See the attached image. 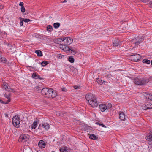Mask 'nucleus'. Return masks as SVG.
I'll return each mask as SVG.
<instances>
[{
	"label": "nucleus",
	"instance_id": "obj_36",
	"mask_svg": "<svg viewBox=\"0 0 152 152\" xmlns=\"http://www.w3.org/2000/svg\"><path fill=\"white\" fill-rule=\"evenodd\" d=\"M21 12L23 13L25 11V9L24 7H21Z\"/></svg>",
	"mask_w": 152,
	"mask_h": 152
},
{
	"label": "nucleus",
	"instance_id": "obj_27",
	"mask_svg": "<svg viewBox=\"0 0 152 152\" xmlns=\"http://www.w3.org/2000/svg\"><path fill=\"white\" fill-rule=\"evenodd\" d=\"M6 61V59L5 58L0 56V62L5 63Z\"/></svg>",
	"mask_w": 152,
	"mask_h": 152
},
{
	"label": "nucleus",
	"instance_id": "obj_3",
	"mask_svg": "<svg viewBox=\"0 0 152 152\" xmlns=\"http://www.w3.org/2000/svg\"><path fill=\"white\" fill-rule=\"evenodd\" d=\"M111 107L112 104L110 103L107 104H100L99 106V108L102 112L104 111L106 109H110Z\"/></svg>",
	"mask_w": 152,
	"mask_h": 152
},
{
	"label": "nucleus",
	"instance_id": "obj_49",
	"mask_svg": "<svg viewBox=\"0 0 152 152\" xmlns=\"http://www.w3.org/2000/svg\"><path fill=\"white\" fill-rule=\"evenodd\" d=\"M151 65H152V60L151 61Z\"/></svg>",
	"mask_w": 152,
	"mask_h": 152
},
{
	"label": "nucleus",
	"instance_id": "obj_20",
	"mask_svg": "<svg viewBox=\"0 0 152 152\" xmlns=\"http://www.w3.org/2000/svg\"><path fill=\"white\" fill-rule=\"evenodd\" d=\"M96 81L99 84L101 85L103 84L104 83H105L104 81H103L102 79L99 78H97L96 79Z\"/></svg>",
	"mask_w": 152,
	"mask_h": 152
},
{
	"label": "nucleus",
	"instance_id": "obj_19",
	"mask_svg": "<svg viewBox=\"0 0 152 152\" xmlns=\"http://www.w3.org/2000/svg\"><path fill=\"white\" fill-rule=\"evenodd\" d=\"M54 42L56 43L59 44L62 42H63V38H62L55 39L54 40Z\"/></svg>",
	"mask_w": 152,
	"mask_h": 152
},
{
	"label": "nucleus",
	"instance_id": "obj_11",
	"mask_svg": "<svg viewBox=\"0 0 152 152\" xmlns=\"http://www.w3.org/2000/svg\"><path fill=\"white\" fill-rule=\"evenodd\" d=\"M49 98L51 97L54 98L57 96L56 93L52 89L50 88L49 89Z\"/></svg>",
	"mask_w": 152,
	"mask_h": 152
},
{
	"label": "nucleus",
	"instance_id": "obj_46",
	"mask_svg": "<svg viewBox=\"0 0 152 152\" xmlns=\"http://www.w3.org/2000/svg\"><path fill=\"white\" fill-rule=\"evenodd\" d=\"M66 48H64V50H67V48H66Z\"/></svg>",
	"mask_w": 152,
	"mask_h": 152
},
{
	"label": "nucleus",
	"instance_id": "obj_8",
	"mask_svg": "<svg viewBox=\"0 0 152 152\" xmlns=\"http://www.w3.org/2000/svg\"><path fill=\"white\" fill-rule=\"evenodd\" d=\"M28 137V135L22 134L20 136L18 140V141L23 142L27 141L29 139Z\"/></svg>",
	"mask_w": 152,
	"mask_h": 152
},
{
	"label": "nucleus",
	"instance_id": "obj_31",
	"mask_svg": "<svg viewBox=\"0 0 152 152\" xmlns=\"http://www.w3.org/2000/svg\"><path fill=\"white\" fill-rule=\"evenodd\" d=\"M142 62L143 63H146L147 64H149L150 63V60L147 59H144L142 60Z\"/></svg>",
	"mask_w": 152,
	"mask_h": 152
},
{
	"label": "nucleus",
	"instance_id": "obj_13",
	"mask_svg": "<svg viewBox=\"0 0 152 152\" xmlns=\"http://www.w3.org/2000/svg\"><path fill=\"white\" fill-rule=\"evenodd\" d=\"M142 108L145 110L152 108V104L148 103L146 104H144L142 106Z\"/></svg>",
	"mask_w": 152,
	"mask_h": 152
},
{
	"label": "nucleus",
	"instance_id": "obj_21",
	"mask_svg": "<svg viewBox=\"0 0 152 152\" xmlns=\"http://www.w3.org/2000/svg\"><path fill=\"white\" fill-rule=\"evenodd\" d=\"M120 45L119 41L118 40H116L114 41L113 42V46L115 47H116Z\"/></svg>",
	"mask_w": 152,
	"mask_h": 152
},
{
	"label": "nucleus",
	"instance_id": "obj_43",
	"mask_svg": "<svg viewBox=\"0 0 152 152\" xmlns=\"http://www.w3.org/2000/svg\"><path fill=\"white\" fill-rule=\"evenodd\" d=\"M60 48L63 50H64V48H63V46L62 45H60Z\"/></svg>",
	"mask_w": 152,
	"mask_h": 152
},
{
	"label": "nucleus",
	"instance_id": "obj_1",
	"mask_svg": "<svg viewBox=\"0 0 152 152\" xmlns=\"http://www.w3.org/2000/svg\"><path fill=\"white\" fill-rule=\"evenodd\" d=\"M86 98L90 105L93 107H96L98 105L96 98L92 94H86Z\"/></svg>",
	"mask_w": 152,
	"mask_h": 152
},
{
	"label": "nucleus",
	"instance_id": "obj_16",
	"mask_svg": "<svg viewBox=\"0 0 152 152\" xmlns=\"http://www.w3.org/2000/svg\"><path fill=\"white\" fill-rule=\"evenodd\" d=\"M42 126L45 130H48L50 128L49 124L47 123H43L42 124Z\"/></svg>",
	"mask_w": 152,
	"mask_h": 152
},
{
	"label": "nucleus",
	"instance_id": "obj_15",
	"mask_svg": "<svg viewBox=\"0 0 152 152\" xmlns=\"http://www.w3.org/2000/svg\"><path fill=\"white\" fill-rule=\"evenodd\" d=\"M39 122V121L38 119H37L35 121L33 124L31 125V128L32 129H34L36 127V126L38 124Z\"/></svg>",
	"mask_w": 152,
	"mask_h": 152
},
{
	"label": "nucleus",
	"instance_id": "obj_9",
	"mask_svg": "<svg viewBox=\"0 0 152 152\" xmlns=\"http://www.w3.org/2000/svg\"><path fill=\"white\" fill-rule=\"evenodd\" d=\"M63 42H64L66 45H69L72 43L73 42V39L70 37L62 38Z\"/></svg>",
	"mask_w": 152,
	"mask_h": 152
},
{
	"label": "nucleus",
	"instance_id": "obj_32",
	"mask_svg": "<svg viewBox=\"0 0 152 152\" xmlns=\"http://www.w3.org/2000/svg\"><path fill=\"white\" fill-rule=\"evenodd\" d=\"M48 64V61H43L41 63V65L43 67H44Z\"/></svg>",
	"mask_w": 152,
	"mask_h": 152
},
{
	"label": "nucleus",
	"instance_id": "obj_34",
	"mask_svg": "<svg viewBox=\"0 0 152 152\" xmlns=\"http://www.w3.org/2000/svg\"><path fill=\"white\" fill-rule=\"evenodd\" d=\"M0 102L1 103H2L7 104L8 103L10 102V101L9 100H7L6 101H3L2 100L0 99Z\"/></svg>",
	"mask_w": 152,
	"mask_h": 152
},
{
	"label": "nucleus",
	"instance_id": "obj_10",
	"mask_svg": "<svg viewBox=\"0 0 152 152\" xmlns=\"http://www.w3.org/2000/svg\"><path fill=\"white\" fill-rule=\"evenodd\" d=\"M2 86L4 89L8 91H13V89L10 88L8 84L5 82L3 83Z\"/></svg>",
	"mask_w": 152,
	"mask_h": 152
},
{
	"label": "nucleus",
	"instance_id": "obj_39",
	"mask_svg": "<svg viewBox=\"0 0 152 152\" xmlns=\"http://www.w3.org/2000/svg\"><path fill=\"white\" fill-rule=\"evenodd\" d=\"M19 5L21 7L23 6V2H20L19 4Z\"/></svg>",
	"mask_w": 152,
	"mask_h": 152
},
{
	"label": "nucleus",
	"instance_id": "obj_37",
	"mask_svg": "<svg viewBox=\"0 0 152 152\" xmlns=\"http://www.w3.org/2000/svg\"><path fill=\"white\" fill-rule=\"evenodd\" d=\"M23 20L24 22H26V23L29 22L31 20L29 19H24V18H23Z\"/></svg>",
	"mask_w": 152,
	"mask_h": 152
},
{
	"label": "nucleus",
	"instance_id": "obj_29",
	"mask_svg": "<svg viewBox=\"0 0 152 152\" xmlns=\"http://www.w3.org/2000/svg\"><path fill=\"white\" fill-rule=\"evenodd\" d=\"M68 61L71 63H73L74 61V59L72 56H70L68 58Z\"/></svg>",
	"mask_w": 152,
	"mask_h": 152
},
{
	"label": "nucleus",
	"instance_id": "obj_42",
	"mask_svg": "<svg viewBox=\"0 0 152 152\" xmlns=\"http://www.w3.org/2000/svg\"><path fill=\"white\" fill-rule=\"evenodd\" d=\"M62 90L63 91H66V89L65 88H62Z\"/></svg>",
	"mask_w": 152,
	"mask_h": 152
},
{
	"label": "nucleus",
	"instance_id": "obj_18",
	"mask_svg": "<svg viewBox=\"0 0 152 152\" xmlns=\"http://www.w3.org/2000/svg\"><path fill=\"white\" fill-rule=\"evenodd\" d=\"M119 116V118L121 120L123 121L125 119V115L123 112H121L120 113Z\"/></svg>",
	"mask_w": 152,
	"mask_h": 152
},
{
	"label": "nucleus",
	"instance_id": "obj_12",
	"mask_svg": "<svg viewBox=\"0 0 152 152\" xmlns=\"http://www.w3.org/2000/svg\"><path fill=\"white\" fill-rule=\"evenodd\" d=\"M145 139L147 141L151 142L152 141V130H150L146 135Z\"/></svg>",
	"mask_w": 152,
	"mask_h": 152
},
{
	"label": "nucleus",
	"instance_id": "obj_50",
	"mask_svg": "<svg viewBox=\"0 0 152 152\" xmlns=\"http://www.w3.org/2000/svg\"><path fill=\"white\" fill-rule=\"evenodd\" d=\"M150 3H151V4L152 5V2H150Z\"/></svg>",
	"mask_w": 152,
	"mask_h": 152
},
{
	"label": "nucleus",
	"instance_id": "obj_35",
	"mask_svg": "<svg viewBox=\"0 0 152 152\" xmlns=\"http://www.w3.org/2000/svg\"><path fill=\"white\" fill-rule=\"evenodd\" d=\"M96 124L97 125H99V126H102V127H103L106 128V126L103 124L100 123L99 122H96Z\"/></svg>",
	"mask_w": 152,
	"mask_h": 152
},
{
	"label": "nucleus",
	"instance_id": "obj_44",
	"mask_svg": "<svg viewBox=\"0 0 152 152\" xmlns=\"http://www.w3.org/2000/svg\"><path fill=\"white\" fill-rule=\"evenodd\" d=\"M8 46H9L10 47H11V45L10 44H8Z\"/></svg>",
	"mask_w": 152,
	"mask_h": 152
},
{
	"label": "nucleus",
	"instance_id": "obj_38",
	"mask_svg": "<svg viewBox=\"0 0 152 152\" xmlns=\"http://www.w3.org/2000/svg\"><path fill=\"white\" fill-rule=\"evenodd\" d=\"M37 74L35 73H33L32 74V77L33 78H36V77H37Z\"/></svg>",
	"mask_w": 152,
	"mask_h": 152
},
{
	"label": "nucleus",
	"instance_id": "obj_4",
	"mask_svg": "<svg viewBox=\"0 0 152 152\" xmlns=\"http://www.w3.org/2000/svg\"><path fill=\"white\" fill-rule=\"evenodd\" d=\"M143 40V38L138 36L135 39L132 40L131 42L132 43L136 45H139Z\"/></svg>",
	"mask_w": 152,
	"mask_h": 152
},
{
	"label": "nucleus",
	"instance_id": "obj_47",
	"mask_svg": "<svg viewBox=\"0 0 152 152\" xmlns=\"http://www.w3.org/2000/svg\"><path fill=\"white\" fill-rule=\"evenodd\" d=\"M66 2V0H65L63 2L64 3V2Z\"/></svg>",
	"mask_w": 152,
	"mask_h": 152
},
{
	"label": "nucleus",
	"instance_id": "obj_28",
	"mask_svg": "<svg viewBox=\"0 0 152 152\" xmlns=\"http://www.w3.org/2000/svg\"><path fill=\"white\" fill-rule=\"evenodd\" d=\"M60 26V23H54L53 26L55 28H58Z\"/></svg>",
	"mask_w": 152,
	"mask_h": 152
},
{
	"label": "nucleus",
	"instance_id": "obj_6",
	"mask_svg": "<svg viewBox=\"0 0 152 152\" xmlns=\"http://www.w3.org/2000/svg\"><path fill=\"white\" fill-rule=\"evenodd\" d=\"M134 83L138 85H142L146 83V81L140 78H136L134 80Z\"/></svg>",
	"mask_w": 152,
	"mask_h": 152
},
{
	"label": "nucleus",
	"instance_id": "obj_17",
	"mask_svg": "<svg viewBox=\"0 0 152 152\" xmlns=\"http://www.w3.org/2000/svg\"><path fill=\"white\" fill-rule=\"evenodd\" d=\"M61 152H70V150L67 148L63 147L60 149Z\"/></svg>",
	"mask_w": 152,
	"mask_h": 152
},
{
	"label": "nucleus",
	"instance_id": "obj_30",
	"mask_svg": "<svg viewBox=\"0 0 152 152\" xmlns=\"http://www.w3.org/2000/svg\"><path fill=\"white\" fill-rule=\"evenodd\" d=\"M4 96L5 98H6L7 99V100H10V94H7L6 93H5L4 94Z\"/></svg>",
	"mask_w": 152,
	"mask_h": 152
},
{
	"label": "nucleus",
	"instance_id": "obj_41",
	"mask_svg": "<svg viewBox=\"0 0 152 152\" xmlns=\"http://www.w3.org/2000/svg\"><path fill=\"white\" fill-rule=\"evenodd\" d=\"M79 88V86H74V88L75 89H78Z\"/></svg>",
	"mask_w": 152,
	"mask_h": 152
},
{
	"label": "nucleus",
	"instance_id": "obj_5",
	"mask_svg": "<svg viewBox=\"0 0 152 152\" xmlns=\"http://www.w3.org/2000/svg\"><path fill=\"white\" fill-rule=\"evenodd\" d=\"M50 89L48 88H44L42 90L41 93L45 97L49 98Z\"/></svg>",
	"mask_w": 152,
	"mask_h": 152
},
{
	"label": "nucleus",
	"instance_id": "obj_33",
	"mask_svg": "<svg viewBox=\"0 0 152 152\" xmlns=\"http://www.w3.org/2000/svg\"><path fill=\"white\" fill-rule=\"evenodd\" d=\"M19 19L20 20V26H22L23 24V22L24 21L23 20V18H22L21 17H20L19 18Z\"/></svg>",
	"mask_w": 152,
	"mask_h": 152
},
{
	"label": "nucleus",
	"instance_id": "obj_48",
	"mask_svg": "<svg viewBox=\"0 0 152 152\" xmlns=\"http://www.w3.org/2000/svg\"><path fill=\"white\" fill-rule=\"evenodd\" d=\"M36 89H38L39 88V87L38 86H37L36 87Z\"/></svg>",
	"mask_w": 152,
	"mask_h": 152
},
{
	"label": "nucleus",
	"instance_id": "obj_22",
	"mask_svg": "<svg viewBox=\"0 0 152 152\" xmlns=\"http://www.w3.org/2000/svg\"><path fill=\"white\" fill-rule=\"evenodd\" d=\"M66 48L67 49V51L71 50L74 53L76 52V49L75 48L67 47V48Z\"/></svg>",
	"mask_w": 152,
	"mask_h": 152
},
{
	"label": "nucleus",
	"instance_id": "obj_40",
	"mask_svg": "<svg viewBox=\"0 0 152 152\" xmlns=\"http://www.w3.org/2000/svg\"><path fill=\"white\" fill-rule=\"evenodd\" d=\"M36 79H41L40 76L38 75H37V77H36Z\"/></svg>",
	"mask_w": 152,
	"mask_h": 152
},
{
	"label": "nucleus",
	"instance_id": "obj_26",
	"mask_svg": "<svg viewBox=\"0 0 152 152\" xmlns=\"http://www.w3.org/2000/svg\"><path fill=\"white\" fill-rule=\"evenodd\" d=\"M146 97L149 100L152 101V94H147Z\"/></svg>",
	"mask_w": 152,
	"mask_h": 152
},
{
	"label": "nucleus",
	"instance_id": "obj_24",
	"mask_svg": "<svg viewBox=\"0 0 152 152\" xmlns=\"http://www.w3.org/2000/svg\"><path fill=\"white\" fill-rule=\"evenodd\" d=\"M89 137L90 139L93 140H96L97 139L96 137L94 134H91Z\"/></svg>",
	"mask_w": 152,
	"mask_h": 152
},
{
	"label": "nucleus",
	"instance_id": "obj_45",
	"mask_svg": "<svg viewBox=\"0 0 152 152\" xmlns=\"http://www.w3.org/2000/svg\"><path fill=\"white\" fill-rule=\"evenodd\" d=\"M5 117H8V115L7 114H5Z\"/></svg>",
	"mask_w": 152,
	"mask_h": 152
},
{
	"label": "nucleus",
	"instance_id": "obj_7",
	"mask_svg": "<svg viewBox=\"0 0 152 152\" xmlns=\"http://www.w3.org/2000/svg\"><path fill=\"white\" fill-rule=\"evenodd\" d=\"M141 57L140 55L138 54H136L131 56V60L134 61H137L140 59Z\"/></svg>",
	"mask_w": 152,
	"mask_h": 152
},
{
	"label": "nucleus",
	"instance_id": "obj_23",
	"mask_svg": "<svg viewBox=\"0 0 152 152\" xmlns=\"http://www.w3.org/2000/svg\"><path fill=\"white\" fill-rule=\"evenodd\" d=\"M35 53H36L38 56H42V52L40 50H37L35 51Z\"/></svg>",
	"mask_w": 152,
	"mask_h": 152
},
{
	"label": "nucleus",
	"instance_id": "obj_2",
	"mask_svg": "<svg viewBox=\"0 0 152 152\" xmlns=\"http://www.w3.org/2000/svg\"><path fill=\"white\" fill-rule=\"evenodd\" d=\"M20 118L18 115H15L12 118V122L13 126L16 127L18 128L20 126Z\"/></svg>",
	"mask_w": 152,
	"mask_h": 152
},
{
	"label": "nucleus",
	"instance_id": "obj_25",
	"mask_svg": "<svg viewBox=\"0 0 152 152\" xmlns=\"http://www.w3.org/2000/svg\"><path fill=\"white\" fill-rule=\"evenodd\" d=\"M53 30V27L50 25H48L47 27V30L48 32H51Z\"/></svg>",
	"mask_w": 152,
	"mask_h": 152
},
{
	"label": "nucleus",
	"instance_id": "obj_14",
	"mask_svg": "<svg viewBox=\"0 0 152 152\" xmlns=\"http://www.w3.org/2000/svg\"><path fill=\"white\" fill-rule=\"evenodd\" d=\"M46 145V144L45 142L42 140H40L38 143V146L41 148H44Z\"/></svg>",
	"mask_w": 152,
	"mask_h": 152
}]
</instances>
